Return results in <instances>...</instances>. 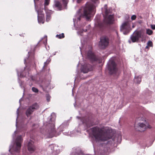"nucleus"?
I'll use <instances>...</instances> for the list:
<instances>
[{
  "mask_svg": "<svg viewBox=\"0 0 155 155\" xmlns=\"http://www.w3.org/2000/svg\"><path fill=\"white\" fill-rule=\"evenodd\" d=\"M91 131L93 137L97 142L105 141L112 137L109 133V130L108 128H100L96 127L92 128Z\"/></svg>",
  "mask_w": 155,
  "mask_h": 155,
  "instance_id": "1",
  "label": "nucleus"
},
{
  "mask_svg": "<svg viewBox=\"0 0 155 155\" xmlns=\"http://www.w3.org/2000/svg\"><path fill=\"white\" fill-rule=\"evenodd\" d=\"M91 1V2L87 3L84 8V14L87 19H89L95 13L94 10L96 7L95 4L96 1Z\"/></svg>",
  "mask_w": 155,
  "mask_h": 155,
  "instance_id": "2",
  "label": "nucleus"
},
{
  "mask_svg": "<svg viewBox=\"0 0 155 155\" xmlns=\"http://www.w3.org/2000/svg\"><path fill=\"white\" fill-rule=\"evenodd\" d=\"M114 21L113 15H106L104 18L103 22H98L95 26L97 30L101 31H102L106 28L107 24H111L114 23Z\"/></svg>",
  "mask_w": 155,
  "mask_h": 155,
  "instance_id": "3",
  "label": "nucleus"
},
{
  "mask_svg": "<svg viewBox=\"0 0 155 155\" xmlns=\"http://www.w3.org/2000/svg\"><path fill=\"white\" fill-rule=\"evenodd\" d=\"M108 69L109 73L111 75L116 74L118 70L116 63L112 60L108 62Z\"/></svg>",
  "mask_w": 155,
  "mask_h": 155,
  "instance_id": "4",
  "label": "nucleus"
},
{
  "mask_svg": "<svg viewBox=\"0 0 155 155\" xmlns=\"http://www.w3.org/2000/svg\"><path fill=\"white\" fill-rule=\"evenodd\" d=\"M39 108V106L37 103H35L30 106L26 109L25 114L27 117H29L35 110H38Z\"/></svg>",
  "mask_w": 155,
  "mask_h": 155,
  "instance_id": "5",
  "label": "nucleus"
},
{
  "mask_svg": "<svg viewBox=\"0 0 155 155\" xmlns=\"http://www.w3.org/2000/svg\"><path fill=\"white\" fill-rule=\"evenodd\" d=\"M87 55L88 58L92 62H96L100 63L102 61L98 57L96 56L90 50L88 51Z\"/></svg>",
  "mask_w": 155,
  "mask_h": 155,
  "instance_id": "6",
  "label": "nucleus"
},
{
  "mask_svg": "<svg viewBox=\"0 0 155 155\" xmlns=\"http://www.w3.org/2000/svg\"><path fill=\"white\" fill-rule=\"evenodd\" d=\"M131 30L130 25L128 22L124 23L120 27V30L124 35L128 34Z\"/></svg>",
  "mask_w": 155,
  "mask_h": 155,
  "instance_id": "7",
  "label": "nucleus"
},
{
  "mask_svg": "<svg viewBox=\"0 0 155 155\" xmlns=\"http://www.w3.org/2000/svg\"><path fill=\"white\" fill-rule=\"evenodd\" d=\"M109 42V39L108 37L103 36L100 38L99 42L100 46L102 48L104 49L108 46Z\"/></svg>",
  "mask_w": 155,
  "mask_h": 155,
  "instance_id": "8",
  "label": "nucleus"
},
{
  "mask_svg": "<svg viewBox=\"0 0 155 155\" xmlns=\"http://www.w3.org/2000/svg\"><path fill=\"white\" fill-rule=\"evenodd\" d=\"M141 32L138 31L134 32L130 36V39L133 42H138L139 39L141 38Z\"/></svg>",
  "mask_w": 155,
  "mask_h": 155,
  "instance_id": "9",
  "label": "nucleus"
},
{
  "mask_svg": "<svg viewBox=\"0 0 155 155\" xmlns=\"http://www.w3.org/2000/svg\"><path fill=\"white\" fill-rule=\"evenodd\" d=\"M68 1H55L54 7L55 8L58 10H61L62 8V4H66Z\"/></svg>",
  "mask_w": 155,
  "mask_h": 155,
  "instance_id": "10",
  "label": "nucleus"
},
{
  "mask_svg": "<svg viewBox=\"0 0 155 155\" xmlns=\"http://www.w3.org/2000/svg\"><path fill=\"white\" fill-rule=\"evenodd\" d=\"M23 141L22 136L21 135L18 136L16 140V147L15 150L17 152H19L21 146V143Z\"/></svg>",
  "mask_w": 155,
  "mask_h": 155,
  "instance_id": "11",
  "label": "nucleus"
},
{
  "mask_svg": "<svg viewBox=\"0 0 155 155\" xmlns=\"http://www.w3.org/2000/svg\"><path fill=\"white\" fill-rule=\"evenodd\" d=\"M51 128L49 130V137L51 138L54 136H56L55 130V123L54 121L51 125Z\"/></svg>",
  "mask_w": 155,
  "mask_h": 155,
  "instance_id": "12",
  "label": "nucleus"
},
{
  "mask_svg": "<svg viewBox=\"0 0 155 155\" xmlns=\"http://www.w3.org/2000/svg\"><path fill=\"white\" fill-rule=\"evenodd\" d=\"M27 147L28 150L30 153L34 152L36 150V147L34 142L31 140H30L28 143Z\"/></svg>",
  "mask_w": 155,
  "mask_h": 155,
  "instance_id": "13",
  "label": "nucleus"
},
{
  "mask_svg": "<svg viewBox=\"0 0 155 155\" xmlns=\"http://www.w3.org/2000/svg\"><path fill=\"white\" fill-rule=\"evenodd\" d=\"M93 69V67L91 64H87L85 65L83 67L81 71L84 73H87L89 71H92Z\"/></svg>",
  "mask_w": 155,
  "mask_h": 155,
  "instance_id": "14",
  "label": "nucleus"
},
{
  "mask_svg": "<svg viewBox=\"0 0 155 155\" xmlns=\"http://www.w3.org/2000/svg\"><path fill=\"white\" fill-rule=\"evenodd\" d=\"M138 126L137 127H135V129L137 131H143L147 128L146 125L143 123H139L138 124Z\"/></svg>",
  "mask_w": 155,
  "mask_h": 155,
  "instance_id": "15",
  "label": "nucleus"
},
{
  "mask_svg": "<svg viewBox=\"0 0 155 155\" xmlns=\"http://www.w3.org/2000/svg\"><path fill=\"white\" fill-rule=\"evenodd\" d=\"M50 81L49 80H44L42 82L41 85V86L42 87H47L50 84Z\"/></svg>",
  "mask_w": 155,
  "mask_h": 155,
  "instance_id": "16",
  "label": "nucleus"
},
{
  "mask_svg": "<svg viewBox=\"0 0 155 155\" xmlns=\"http://www.w3.org/2000/svg\"><path fill=\"white\" fill-rule=\"evenodd\" d=\"M28 54L29 55L28 58H27L26 59H25L24 60V63L25 64L27 63L28 60H29L30 59H31V61H33L34 59V54H32L31 57L30 56V53L29 52L28 53Z\"/></svg>",
  "mask_w": 155,
  "mask_h": 155,
  "instance_id": "17",
  "label": "nucleus"
},
{
  "mask_svg": "<svg viewBox=\"0 0 155 155\" xmlns=\"http://www.w3.org/2000/svg\"><path fill=\"white\" fill-rule=\"evenodd\" d=\"M38 20L39 23H44V18L43 15L38 16Z\"/></svg>",
  "mask_w": 155,
  "mask_h": 155,
  "instance_id": "18",
  "label": "nucleus"
},
{
  "mask_svg": "<svg viewBox=\"0 0 155 155\" xmlns=\"http://www.w3.org/2000/svg\"><path fill=\"white\" fill-rule=\"evenodd\" d=\"M46 20L47 21H48L51 18V14L48 12L46 13Z\"/></svg>",
  "mask_w": 155,
  "mask_h": 155,
  "instance_id": "19",
  "label": "nucleus"
},
{
  "mask_svg": "<svg viewBox=\"0 0 155 155\" xmlns=\"http://www.w3.org/2000/svg\"><path fill=\"white\" fill-rule=\"evenodd\" d=\"M57 38H59L61 39L64 37V33H62L61 34L57 35L56 36Z\"/></svg>",
  "mask_w": 155,
  "mask_h": 155,
  "instance_id": "20",
  "label": "nucleus"
},
{
  "mask_svg": "<svg viewBox=\"0 0 155 155\" xmlns=\"http://www.w3.org/2000/svg\"><path fill=\"white\" fill-rule=\"evenodd\" d=\"M146 33L149 35H151L153 34V31L152 30L148 29L147 30Z\"/></svg>",
  "mask_w": 155,
  "mask_h": 155,
  "instance_id": "21",
  "label": "nucleus"
},
{
  "mask_svg": "<svg viewBox=\"0 0 155 155\" xmlns=\"http://www.w3.org/2000/svg\"><path fill=\"white\" fill-rule=\"evenodd\" d=\"M81 120L83 124H87L86 120L85 117H84L81 118Z\"/></svg>",
  "mask_w": 155,
  "mask_h": 155,
  "instance_id": "22",
  "label": "nucleus"
},
{
  "mask_svg": "<svg viewBox=\"0 0 155 155\" xmlns=\"http://www.w3.org/2000/svg\"><path fill=\"white\" fill-rule=\"evenodd\" d=\"M147 45H148L149 47H152L153 46L152 42L151 41H149L147 42Z\"/></svg>",
  "mask_w": 155,
  "mask_h": 155,
  "instance_id": "23",
  "label": "nucleus"
},
{
  "mask_svg": "<svg viewBox=\"0 0 155 155\" xmlns=\"http://www.w3.org/2000/svg\"><path fill=\"white\" fill-rule=\"evenodd\" d=\"M135 80H136V81L138 84H139L141 81V78L139 77L135 78Z\"/></svg>",
  "mask_w": 155,
  "mask_h": 155,
  "instance_id": "24",
  "label": "nucleus"
},
{
  "mask_svg": "<svg viewBox=\"0 0 155 155\" xmlns=\"http://www.w3.org/2000/svg\"><path fill=\"white\" fill-rule=\"evenodd\" d=\"M32 91L35 93H38V89L35 87H32Z\"/></svg>",
  "mask_w": 155,
  "mask_h": 155,
  "instance_id": "25",
  "label": "nucleus"
},
{
  "mask_svg": "<svg viewBox=\"0 0 155 155\" xmlns=\"http://www.w3.org/2000/svg\"><path fill=\"white\" fill-rule=\"evenodd\" d=\"M137 16L135 15H133L131 17V19L132 20H134L136 19Z\"/></svg>",
  "mask_w": 155,
  "mask_h": 155,
  "instance_id": "26",
  "label": "nucleus"
},
{
  "mask_svg": "<svg viewBox=\"0 0 155 155\" xmlns=\"http://www.w3.org/2000/svg\"><path fill=\"white\" fill-rule=\"evenodd\" d=\"M110 12V10L106 9L105 11V12L106 15H107Z\"/></svg>",
  "mask_w": 155,
  "mask_h": 155,
  "instance_id": "27",
  "label": "nucleus"
},
{
  "mask_svg": "<svg viewBox=\"0 0 155 155\" xmlns=\"http://www.w3.org/2000/svg\"><path fill=\"white\" fill-rule=\"evenodd\" d=\"M49 4V1H45V2L44 3L45 6H46L48 5Z\"/></svg>",
  "mask_w": 155,
  "mask_h": 155,
  "instance_id": "28",
  "label": "nucleus"
},
{
  "mask_svg": "<svg viewBox=\"0 0 155 155\" xmlns=\"http://www.w3.org/2000/svg\"><path fill=\"white\" fill-rule=\"evenodd\" d=\"M151 28L153 30H155V25H151Z\"/></svg>",
  "mask_w": 155,
  "mask_h": 155,
  "instance_id": "29",
  "label": "nucleus"
},
{
  "mask_svg": "<svg viewBox=\"0 0 155 155\" xmlns=\"http://www.w3.org/2000/svg\"><path fill=\"white\" fill-rule=\"evenodd\" d=\"M31 80L32 81H35V78H34V77L33 76H32L31 77Z\"/></svg>",
  "mask_w": 155,
  "mask_h": 155,
  "instance_id": "30",
  "label": "nucleus"
},
{
  "mask_svg": "<svg viewBox=\"0 0 155 155\" xmlns=\"http://www.w3.org/2000/svg\"><path fill=\"white\" fill-rule=\"evenodd\" d=\"M149 47L148 45H147L146 47V49H147V50H148L149 49Z\"/></svg>",
  "mask_w": 155,
  "mask_h": 155,
  "instance_id": "31",
  "label": "nucleus"
},
{
  "mask_svg": "<svg viewBox=\"0 0 155 155\" xmlns=\"http://www.w3.org/2000/svg\"><path fill=\"white\" fill-rule=\"evenodd\" d=\"M146 127H147V128H151V126L149 125L147 126H146Z\"/></svg>",
  "mask_w": 155,
  "mask_h": 155,
  "instance_id": "32",
  "label": "nucleus"
},
{
  "mask_svg": "<svg viewBox=\"0 0 155 155\" xmlns=\"http://www.w3.org/2000/svg\"><path fill=\"white\" fill-rule=\"evenodd\" d=\"M47 99L48 101H50V98L48 96L47 97Z\"/></svg>",
  "mask_w": 155,
  "mask_h": 155,
  "instance_id": "33",
  "label": "nucleus"
},
{
  "mask_svg": "<svg viewBox=\"0 0 155 155\" xmlns=\"http://www.w3.org/2000/svg\"><path fill=\"white\" fill-rule=\"evenodd\" d=\"M35 1V0H34V3H35V6H36V1Z\"/></svg>",
  "mask_w": 155,
  "mask_h": 155,
  "instance_id": "34",
  "label": "nucleus"
},
{
  "mask_svg": "<svg viewBox=\"0 0 155 155\" xmlns=\"http://www.w3.org/2000/svg\"><path fill=\"white\" fill-rule=\"evenodd\" d=\"M46 64H47V62H45V65H44V66L43 67H45Z\"/></svg>",
  "mask_w": 155,
  "mask_h": 155,
  "instance_id": "35",
  "label": "nucleus"
},
{
  "mask_svg": "<svg viewBox=\"0 0 155 155\" xmlns=\"http://www.w3.org/2000/svg\"><path fill=\"white\" fill-rule=\"evenodd\" d=\"M81 1H77V3H80Z\"/></svg>",
  "mask_w": 155,
  "mask_h": 155,
  "instance_id": "36",
  "label": "nucleus"
},
{
  "mask_svg": "<svg viewBox=\"0 0 155 155\" xmlns=\"http://www.w3.org/2000/svg\"><path fill=\"white\" fill-rule=\"evenodd\" d=\"M117 35H118V33H117Z\"/></svg>",
  "mask_w": 155,
  "mask_h": 155,
  "instance_id": "37",
  "label": "nucleus"
},
{
  "mask_svg": "<svg viewBox=\"0 0 155 155\" xmlns=\"http://www.w3.org/2000/svg\"><path fill=\"white\" fill-rule=\"evenodd\" d=\"M103 155H105V154H103Z\"/></svg>",
  "mask_w": 155,
  "mask_h": 155,
  "instance_id": "38",
  "label": "nucleus"
},
{
  "mask_svg": "<svg viewBox=\"0 0 155 155\" xmlns=\"http://www.w3.org/2000/svg\"><path fill=\"white\" fill-rule=\"evenodd\" d=\"M51 119H52L51 118Z\"/></svg>",
  "mask_w": 155,
  "mask_h": 155,
  "instance_id": "39",
  "label": "nucleus"
}]
</instances>
